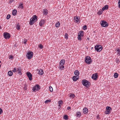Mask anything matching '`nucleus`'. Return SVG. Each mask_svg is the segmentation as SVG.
Wrapping results in <instances>:
<instances>
[{"label": "nucleus", "mask_w": 120, "mask_h": 120, "mask_svg": "<svg viewBox=\"0 0 120 120\" xmlns=\"http://www.w3.org/2000/svg\"><path fill=\"white\" fill-rule=\"evenodd\" d=\"M23 89L25 90L27 89V87L26 86H25L23 87Z\"/></svg>", "instance_id": "obj_47"}, {"label": "nucleus", "mask_w": 120, "mask_h": 120, "mask_svg": "<svg viewBox=\"0 0 120 120\" xmlns=\"http://www.w3.org/2000/svg\"><path fill=\"white\" fill-rule=\"evenodd\" d=\"M74 19L75 21H76V22L78 23L80 22L79 19H80V18H79L77 16H76L75 17Z\"/></svg>", "instance_id": "obj_11"}, {"label": "nucleus", "mask_w": 120, "mask_h": 120, "mask_svg": "<svg viewBox=\"0 0 120 120\" xmlns=\"http://www.w3.org/2000/svg\"><path fill=\"white\" fill-rule=\"evenodd\" d=\"M26 41H27V40H25L24 41V43L25 44H26Z\"/></svg>", "instance_id": "obj_48"}, {"label": "nucleus", "mask_w": 120, "mask_h": 120, "mask_svg": "<svg viewBox=\"0 0 120 120\" xmlns=\"http://www.w3.org/2000/svg\"><path fill=\"white\" fill-rule=\"evenodd\" d=\"M40 89V87L38 84H36L34 86L32 89L34 92H36L38 91Z\"/></svg>", "instance_id": "obj_5"}, {"label": "nucleus", "mask_w": 120, "mask_h": 120, "mask_svg": "<svg viewBox=\"0 0 120 120\" xmlns=\"http://www.w3.org/2000/svg\"><path fill=\"white\" fill-rule=\"evenodd\" d=\"M83 29L84 30H85L87 29V26L86 25H85L83 26Z\"/></svg>", "instance_id": "obj_37"}, {"label": "nucleus", "mask_w": 120, "mask_h": 120, "mask_svg": "<svg viewBox=\"0 0 120 120\" xmlns=\"http://www.w3.org/2000/svg\"><path fill=\"white\" fill-rule=\"evenodd\" d=\"M100 23L101 26L103 27H106L108 26L109 25L108 23L104 20L101 21Z\"/></svg>", "instance_id": "obj_6"}, {"label": "nucleus", "mask_w": 120, "mask_h": 120, "mask_svg": "<svg viewBox=\"0 0 120 120\" xmlns=\"http://www.w3.org/2000/svg\"><path fill=\"white\" fill-rule=\"evenodd\" d=\"M117 52H119L120 51V49H117Z\"/></svg>", "instance_id": "obj_51"}, {"label": "nucleus", "mask_w": 120, "mask_h": 120, "mask_svg": "<svg viewBox=\"0 0 120 120\" xmlns=\"http://www.w3.org/2000/svg\"><path fill=\"white\" fill-rule=\"evenodd\" d=\"M12 71L14 73H15L17 72V69L16 68H15L12 70Z\"/></svg>", "instance_id": "obj_36"}, {"label": "nucleus", "mask_w": 120, "mask_h": 120, "mask_svg": "<svg viewBox=\"0 0 120 120\" xmlns=\"http://www.w3.org/2000/svg\"><path fill=\"white\" fill-rule=\"evenodd\" d=\"M45 21L44 19L41 20L39 23V25L40 26H43Z\"/></svg>", "instance_id": "obj_12"}, {"label": "nucleus", "mask_w": 120, "mask_h": 120, "mask_svg": "<svg viewBox=\"0 0 120 120\" xmlns=\"http://www.w3.org/2000/svg\"><path fill=\"white\" fill-rule=\"evenodd\" d=\"M63 118L65 120H68V116L67 115H64Z\"/></svg>", "instance_id": "obj_31"}, {"label": "nucleus", "mask_w": 120, "mask_h": 120, "mask_svg": "<svg viewBox=\"0 0 120 120\" xmlns=\"http://www.w3.org/2000/svg\"><path fill=\"white\" fill-rule=\"evenodd\" d=\"M33 56V53L32 51H29L27 53V58L28 59H30L32 58Z\"/></svg>", "instance_id": "obj_4"}, {"label": "nucleus", "mask_w": 120, "mask_h": 120, "mask_svg": "<svg viewBox=\"0 0 120 120\" xmlns=\"http://www.w3.org/2000/svg\"><path fill=\"white\" fill-rule=\"evenodd\" d=\"M65 60H61L60 62V65H63L65 63Z\"/></svg>", "instance_id": "obj_17"}, {"label": "nucleus", "mask_w": 120, "mask_h": 120, "mask_svg": "<svg viewBox=\"0 0 120 120\" xmlns=\"http://www.w3.org/2000/svg\"><path fill=\"white\" fill-rule=\"evenodd\" d=\"M35 22L34 20L32 19V18H31L30 20V22H29L30 24L31 25H33L34 22Z\"/></svg>", "instance_id": "obj_18"}, {"label": "nucleus", "mask_w": 120, "mask_h": 120, "mask_svg": "<svg viewBox=\"0 0 120 120\" xmlns=\"http://www.w3.org/2000/svg\"><path fill=\"white\" fill-rule=\"evenodd\" d=\"M1 63V61H0V63Z\"/></svg>", "instance_id": "obj_56"}, {"label": "nucleus", "mask_w": 120, "mask_h": 120, "mask_svg": "<svg viewBox=\"0 0 120 120\" xmlns=\"http://www.w3.org/2000/svg\"><path fill=\"white\" fill-rule=\"evenodd\" d=\"M51 101V100L50 99H49V100H46V101H45V104H47L49 102H50Z\"/></svg>", "instance_id": "obj_34"}, {"label": "nucleus", "mask_w": 120, "mask_h": 120, "mask_svg": "<svg viewBox=\"0 0 120 120\" xmlns=\"http://www.w3.org/2000/svg\"><path fill=\"white\" fill-rule=\"evenodd\" d=\"M71 109V108L69 106L67 108V109L68 110H69V109Z\"/></svg>", "instance_id": "obj_49"}, {"label": "nucleus", "mask_w": 120, "mask_h": 120, "mask_svg": "<svg viewBox=\"0 0 120 120\" xmlns=\"http://www.w3.org/2000/svg\"><path fill=\"white\" fill-rule=\"evenodd\" d=\"M118 74L117 73H114V77L115 78H117L118 76Z\"/></svg>", "instance_id": "obj_33"}, {"label": "nucleus", "mask_w": 120, "mask_h": 120, "mask_svg": "<svg viewBox=\"0 0 120 120\" xmlns=\"http://www.w3.org/2000/svg\"><path fill=\"white\" fill-rule=\"evenodd\" d=\"M63 102L61 100H60L58 102V103L59 104H61L63 103Z\"/></svg>", "instance_id": "obj_42"}, {"label": "nucleus", "mask_w": 120, "mask_h": 120, "mask_svg": "<svg viewBox=\"0 0 120 120\" xmlns=\"http://www.w3.org/2000/svg\"><path fill=\"white\" fill-rule=\"evenodd\" d=\"M39 47V48L41 49H42L43 48V45L41 44H40Z\"/></svg>", "instance_id": "obj_38"}, {"label": "nucleus", "mask_w": 120, "mask_h": 120, "mask_svg": "<svg viewBox=\"0 0 120 120\" xmlns=\"http://www.w3.org/2000/svg\"><path fill=\"white\" fill-rule=\"evenodd\" d=\"M13 58L14 57L13 56L11 55H10L9 57V59H11V60L13 59Z\"/></svg>", "instance_id": "obj_40"}, {"label": "nucleus", "mask_w": 120, "mask_h": 120, "mask_svg": "<svg viewBox=\"0 0 120 120\" xmlns=\"http://www.w3.org/2000/svg\"><path fill=\"white\" fill-rule=\"evenodd\" d=\"M17 11L16 9H14L12 12V15H13L15 16L17 14Z\"/></svg>", "instance_id": "obj_23"}, {"label": "nucleus", "mask_w": 120, "mask_h": 120, "mask_svg": "<svg viewBox=\"0 0 120 120\" xmlns=\"http://www.w3.org/2000/svg\"><path fill=\"white\" fill-rule=\"evenodd\" d=\"M106 110L105 112V114H110L112 110L110 106H108L106 107Z\"/></svg>", "instance_id": "obj_7"}, {"label": "nucleus", "mask_w": 120, "mask_h": 120, "mask_svg": "<svg viewBox=\"0 0 120 120\" xmlns=\"http://www.w3.org/2000/svg\"><path fill=\"white\" fill-rule=\"evenodd\" d=\"M87 39L88 40H89V39H90V38H87Z\"/></svg>", "instance_id": "obj_54"}, {"label": "nucleus", "mask_w": 120, "mask_h": 120, "mask_svg": "<svg viewBox=\"0 0 120 120\" xmlns=\"http://www.w3.org/2000/svg\"><path fill=\"white\" fill-rule=\"evenodd\" d=\"M118 4H120V0H119V1L118 2Z\"/></svg>", "instance_id": "obj_53"}, {"label": "nucleus", "mask_w": 120, "mask_h": 120, "mask_svg": "<svg viewBox=\"0 0 120 120\" xmlns=\"http://www.w3.org/2000/svg\"><path fill=\"white\" fill-rule=\"evenodd\" d=\"M8 74L9 76H11L12 75L13 73L11 71H10L8 72Z\"/></svg>", "instance_id": "obj_28"}, {"label": "nucleus", "mask_w": 120, "mask_h": 120, "mask_svg": "<svg viewBox=\"0 0 120 120\" xmlns=\"http://www.w3.org/2000/svg\"><path fill=\"white\" fill-rule=\"evenodd\" d=\"M3 35L4 38L6 39H9L10 37V34L7 32L4 33Z\"/></svg>", "instance_id": "obj_8"}, {"label": "nucleus", "mask_w": 120, "mask_h": 120, "mask_svg": "<svg viewBox=\"0 0 120 120\" xmlns=\"http://www.w3.org/2000/svg\"><path fill=\"white\" fill-rule=\"evenodd\" d=\"M65 38L66 39H67L68 38V35L67 34H66L65 35Z\"/></svg>", "instance_id": "obj_45"}, {"label": "nucleus", "mask_w": 120, "mask_h": 120, "mask_svg": "<svg viewBox=\"0 0 120 120\" xmlns=\"http://www.w3.org/2000/svg\"><path fill=\"white\" fill-rule=\"evenodd\" d=\"M82 83L84 86L88 87L90 85V82L88 81L85 79H84L82 81Z\"/></svg>", "instance_id": "obj_1"}, {"label": "nucleus", "mask_w": 120, "mask_h": 120, "mask_svg": "<svg viewBox=\"0 0 120 120\" xmlns=\"http://www.w3.org/2000/svg\"><path fill=\"white\" fill-rule=\"evenodd\" d=\"M3 112V111L1 108H0V115Z\"/></svg>", "instance_id": "obj_46"}, {"label": "nucleus", "mask_w": 120, "mask_h": 120, "mask_svg": "<svg viewBox=\"0 0 120 120\" xmlns=\"http://www.w3.org/2000/svg\"><path fill=\"white\" fill-rule=\"evenodd\" d=\"M74 74L75 75L78 76L79 75V71L77 70L75 71Z\"/></svg>", "instance_id": "obj_20"}, {"label": "nucleus", "mask_w": 120, "mask_h": 120, "mask_svg": "<svg viewBox=\"0 0 120 120\" xmlns=\"http://www.w3.org/2000/svg\"><path fill=\"white\" fill-rule=\"evenodd\" d=\"M64 66L63 65H60V64H59L58 68L61 70H62L64 68Z\"/></svg>", "instance_id": "obj_24"}, {"label": "nucleus", "mask_w": 120, "mask_h": 120, "mask_svg": "<svg viewBox=\"0 0 120 120\" xmlns=\"http://www.w3.org/2000/svg\"><path fill=\"white\" fill-rule=\"evenodd\" d=\"M102 12L103 11L102 10H101V11H99L98 12V15H100L102 14Z\"/></svg>", "instance_id": "obj_35"}, {"label": "nucleus", "mask_w": 120, "mask_h": 120, "mask_svg": "<svg viewBox=\"0 0 120 120\" xmlns=\"http://www.w3.org/2000/svg\"><path fill=\"white\" fill-rule=\"evenodd\" d=\"M84 35V32L83 31H80L78 35L80 36L83 37Z\"/></svg>", "instance_id": "obj_13"}, {"label": "nucleus", "mask_w": 120, "mask_h": 120, "mask_svg": "<svg viewBox=\"0 0 120 120\" xmlns=\"http://www.w3.org/2000/svg\"><path fill=\"white\" fill-rule=\"evenodd\" d=\"M109 6L108 5H106L103 7L102 8V10L103 11H104L105 10H107L108 9Z\"/></svg>", "instance_id": "obj_15"}, {"label": "nucleus", "mask_w": 120, "mask_h": 120, "mask_svg": "<svg viewBox=\"0 0 120 120\" xmlns=\"http://www.w3.org/2000/svg\"><path fill=\"white\" fill-rule=\"evenodd\" d=\"M16 27L18 30H19L20 29V26L19 23H18L16 26Z\"/></svg>", "instance_id": "obj_29"}, {"label": "nucleus", "mask_w": 120, "mask_h": 120, "mask_svg": "<svg viewBox=\"0 0 120 120\" xmlns=\"http://www.w3.org/2000/svg\"><path fill=\"white\" fill-rule=\"evenodd\" d=\"M69 96L72 98H74L75 96V95L74 94H69Z\"/></svg>", "instance_id": "obj_30"}, {"label": "nucleus", "mask_w": 120, "mask_h": 120, "mask_svg": "<svg viewBox=\"0 0 120 120\" xmlns=\"http://www.w3.org/2000/svg\"><path fill=\"white\" fill-rule=\"evenodd\" d=\"M95 49L98 52L101 51L103 48L102 47L101 45H96L95 47Z\"/></svg>", "instance_id": "obj_2"}, {"label": "nucleus", "mask_w": 120, "mask_h": 120, "mask_svg": "<svg viewBox=\"0 0 120 120\" xmlns=\"http://www.w3.org/2000/svg\"><path fill=\"white\" fill-rule=\"evenodd\" d=\"M49 90L50 91H51V92H52L53 91V90L52 88V86H50L49 87Z\"/></svg>", "instance_id": "obj_39"}, {"label": "nucleus", "mask_w": 120, "mask_h": 120, "mask_svg": "<svg viewBox=\"0 0 120 120\" xmlns=\"http://www.w3.org/2000/svg\"><path fill=\"white\" fill-rule=\"evenodd\" d=\"M83 112L85 114L87 113L88 112V109L86 107L83 109Z\"/></svg>", "instance_id": "obj_19"}, {"label": "nucleus", "mask_w": 120, "mask_h": 120, "mask_svg": "<svg viewBox=\"0 0 120 120\" xmlns=\"http://www.w3.org/2000/svg\"><path fill=\"white\" fill-rule=\"evenodd\" d=\"M79 78V77H78L77 76H74L73 78V80L74 81H76Z\"/></svg>", "instance_id": "obj_21"}, {"label": "nucleus", "mask_w": 120, "mask_h": 120, "mask_svg": "<svg viewBox=\"0 0 120 120\" xmlns=\"http://www.w3.org/2000/svg\"><path fill=\"white\" fill-rule=\"evenodd\" d=\"M32 18L35 22H36L37 20L38 17L36 16V15H34L33 16Z\"/></svg>", "instance_id": "obj_16"}, {"label": "nucleus", "mask_w": 120, "mask_h": 120, "mask_svg": "<svg viewBox=\"0 0 120 120\" xmlns=\"http://www.w3.org/2000/svg\"><path fill=\"white\" fill-rule=\"evenodd\" d=\"M59 106H60V107L61 105L60 104L59 105Z\"/></svg>", "instance_id": "obj_55"}, {"label": "nucleus", "mask_w": 120, "mask_h": 120, "mask_svg": "<svg viewBox=\"0 0 120 120\" xmlns=\"http://www.w3.org/2000/svg\"><path fill=\"white\" fill-rule=\"evenodd\" d=\"M76 116L79 117L81 116V113L80 112H79L76 113Z\"/></svg>", "instance_id": "obj_26"}, {"label": "nucleus", "mask_w": 120, "mask_h": 120, "mask_svg": "<svg viewBox=\"0 0 120 120\" xmlns=\"http://www.w3.org/2000/svg\"><path fill=\"white\" fill-rule=\"evenodd\" d=\"M91 48H92H92H93V47H92Z\"/></svg>", "instance_id": "obj_57"}, {"label": "nucleus", "mask_w": 120, "mask_h": 120, "mask_svg": "<svg viewBox=\"0 0 120 120\" xmlns=\"http://www.w3.org/2000/svg\"><path fill=\"white\" fill-rule=\"evenodd\" d=\"M27 75L28 77L29 80L30 81L31 80H32V74L30 72H27Z\"/></svg>", "instance_id": "obj_9"}, {"label": "nucleus", "mask_w": 120, "mask_h": 120, "mask_svg": "<svg viewBox=\"0 0 120 120\" xmlns=\"http://www.w3.org/2000/svg\"><path fill=\"white\" fill-rule=\"evenodd\" d=\"M43 14L45 15H46L48 14V11L46 9H44L43 10Z\"/></svg>", "instance_id": "obj_22"}, {"label": "nucleus", "mask_w": 120, "mask_h": 120, "mask_svg": "<svg viewBox=\"0 0 120 120\" xmlns=\"http://www.w3.org/2000/svg\"><path fill=\"white\" fill-rule=\"evenodd\" d=\"M21 67H19L17 68V71L18 72V73L20 75H22L21 73Z\"/></svg>", "instance_id": "obj_14"}, {"label": "nucleus", "mask_w": 120, "mask_h": 120, "mask_svg": "<svg viewBox=\"0 0 120 120\" xmlns=\"http://www.w3.org/2000/svg\"><path fill=\"white\" fill-rule=\"evenodd\" d=\"M10 17L11 15L9 14L7 16L6 18L7 19H10Z\"/></svg>", "instance_id": "obj_43"}, {"label": "nucleus", "mask_w": 120, "mask_h": 120, "mask_svg": "<svg viewBox=\"0 0 120 120\" xmlns=\"http://www.w3.org/2000/svg\"><path fill=\"white\" fill-rule=\"evenodd\" d=\"M119 4V6L118 7L119 8H120V4Z\"/></svg>", "instance_id": "obj_52"}, {"label": "nucleus", "mask_w": 120, "mask_h": 120, "mask_svg": "<svg viewBox=\"0 0 120 120\" xmlns=\"http://www.w3.org/2000/svg\"><path fill=\"white\" fill-rule=\"evenodd\" d=\"M18 8L23 9V4L22 3H20L19 5V6L18 7Z\"/></svg>", "instance_id": "obj_27"}, {"label": "nucleus", "mask_w": 120, "mask_h": 120, "mask_svg": "<svg viewBox=\"0 0 120 120\" xmlns=\"http://www.w3.org/2000/svg\"><path fill=\"white\" fill-rule=\"evenodd\" d=\"M82 37L80 36L79 35H78V39L79 40H81L82 39L81 38Z\"/></svg>", "instance_id": "obj_41"}, {"label": "nucleus", "mask_w": 120, "mask_h": 120, "mask_svg": "<svg viewBox=\"0 0 120 120\" xmlns=\"http://www.w3.org/2000/svg\"><path fill=\"white\" fill-rule=\"evenodd\" d=\"M38 74L40 75H42L43 74V70L42 69L40 70L38 72Z\"/></svg>", "instance_id": "obj_25"}, {"label": "nucleus", "mask_w": 120, "mask_h": 120, "mask_svg": "<svg viewBox=\"0 0 120 120\" xmlns=\"http://www.w3.org/2000/svg\"><path fill=\"white\" fill-rule=\"evenodd\" d=\"M116 63H119V59L118 58H116Z\"/></svg>", "instance_id": "obj_44"}, {"label": "nucleus", "mask_w": 120, "mask_h": 120, "mask_svg": "<svg viewBox=\"0 0 120 120\" xmlns=\"http://www.w3.org/2000/svg\"><path fill=\"white\" fill-rule=\"evenodd\" d=\"M60 25V24L59 22H57L55 26L56 27H58Z\"/></svg>", "instance_id": "obj_32"}, {"label": "nucleus", "mask_w": 120, "mask_h": 120, "mask_svg": "<svg viewBox=\"0 0 120 120\" xmlns=\"http://www.w3.org/2000/svg\"><path fill=\"white\" fill-rule=\"evenodd\" d=\"M92 60L90 56H87L86 57L85 61L87 64H90L92 62Z\"/></svg>", "instance_id": "obj_3"}, {"label": "nucleus", "mask_w": 120, "mask_h": 120, "mask_svg": "<svg viewBox=\"0 0 120 120\" xmlns=\"http://www.w3.org/2000/svg\"><path fill=\"white\" fill-rule=\"evenodd\" d=\"M14 0H10L9 2L10 3H12Z\"/></svg>", "instance_id": "obj_50"}, {"label": "nucleus", "mask_w": 120, "mask_h": 120, "mask_svg": "<svg viewBox=\"0 0 120 120\" xmlns=\"http://www.w3.org/2000/svg\"><path fill=\"white\" fill-rule=\"evenodd\" d=\"M92 78L95 80H96L98 78L97 73L94 74L92 76Z\"/></svg>", "instance_id": "obj_10"}]
</instances>
